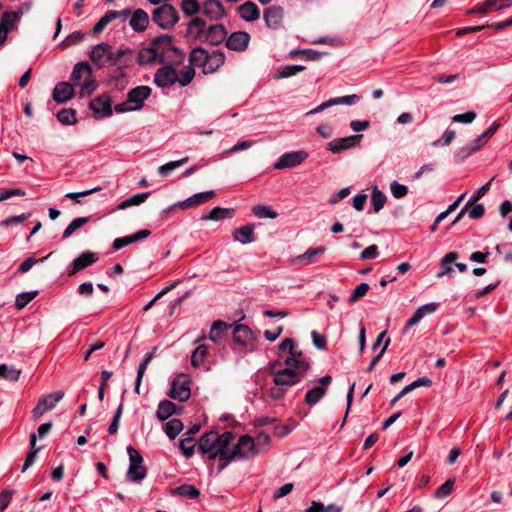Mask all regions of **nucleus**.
<instances>
[{
  "instance_id": "obj_11",
  "label": "nucleus",
  "mask_w": 512,
  "mask_h": 512,
  "mask_svg": "<svg viewBox=\"0 0 512 512\" xmlns=\"http://www.w3.org/2000/svg\"><path fill=\"white\" fill-rule=\"evenodd\" d=\"M98 254L91 251L82 252L72 263L68 266L67 273L69 276L93 265L98 261Z\"/></svg>"
},
{
  "instance_id": "obj_63",
  "label": "nucleus",
  "mask_w": 512,
  "mask_h": 512,
  "mask_svg": "<svg viewBox=\"0 0 512 512\" xmlns=\"http://www.w3.org/2000/svg\"><path fill=\"white\" fill-rule=\"evenodd\" d=\"M369 289H370V286L368 283L363 282L360 285H358L351 293V295L349 297V303L353 304L356 301H358L360 298L364 297L367 294V292L369 291Z\"/></svg>"
},
{
  "instance_id": "obj_10",
  "label": "nucleus",
  "mask_w": 512,
  "mask_h": 512,
  "mask_svg": "<svg viewBox=\"0 0 512 512\" xmlns=\"http://www.w3.org/2000/svg\"><path fill=\"white\" fill-rule=\"evenodd\" d=\"M308 157V153L305 151H293L284 153L274 163L275 169L281 170L286 168H293L303 163Z\"/></svg>"
},
{
  "instance_id": "obj_2",
  "label": "nucleus",
  "mask_w": 512,
  "mask_h": 512,
  "mask_svg": "<svg viewBox=\"0 0 512 512\" xmlns=\"http://www.w3.org/2000/svg\"><path fill=\"white\" fill-rule=\"evenodd\" d=\"M151 46L157 52L158 62L174 63L180 65L184 59L183 52L173 46L172 37L168 35L158 36L151 41Z\"/></svg>"
},
{
  "instance_id": "obj_32",
  "label": "nucleus",
  "mask_w": 512,
  "mask_h": 512,
  "mask_svg": "<svg viewBox=\"0 0 512 512\" xmlns=\"http://www.w3.org/2000/svg\"><path fill=\"white\" fill-rule=\"evenodd\" d=\"M225 62V54L220 50L209 53L207 63L205 65V73L209 74L217 71Z\"/></svg>"
},
{
  "instance_id": "obj_44",
  "label": "nucleus",
  "mask_w": 512,
  "mask_h": 512,
  "mask_svg": "<svg viewBox=\"0 0 512 512\" xmlns=\"http://www.w3.org/2000/svg\"><path fill=\"white\" fill-rule=\"evenodd\" d=\"M209 353V347L205 344H200L191 355V365L195 368L199 367L206 359Z\"/></svg>"
},
{
  "instance_id": "obj_36",
  "label": "nucleus",
  "mask_w": 512,
  "mask_h": 512,
  "mask_svg": "<svg viewBox=\"0 0 512 512\" xmlns=\"http://www.w3.org/2000/svg\"><path fill=\"white\" fill-rule=\"evenodd\" d=\"M177 405L169 400H162L157 408L156 415L159 420L164 421L176 412Z\"/></svg>"
},
{
  "instance_id": "obj_31",
  "label": "nucleus",
  "mask_w": 512,
  "mask_h": 512,
  "mask_svg": "<svg viewBox=\"0 0 512 512\" xmlns=\"http://www.w3.org/2000/svg\"><path fill=\"white\" fill-rule=\"evenodd\" d=\"M254 225L248 224L242 227H239L233 231V239L234 241H238L241 244H249L255 241L254 236Z\"/></svg>"
},
{
  "instance_id": "obj_45",
  "label": "nucleus",
  "mask_w": 512,
  "mask_h": 512,
  "mask_svg": "<svg viewBox=\"0 0 512 512\" xmlns=\"http://www.w3.org/2000/svg\"><path fill=\"white\" fill-rule=\"evenodd\" d=\"M153 357H154V352L147 353L145 355L143 361L140 363V365L138 367L137 376H136V380H135V392L136 393H139L142 378L145 374L147 366L149 365V363L151 362Z\"/></svg>"
},
{
  "instance_id": "obj_30",
  "label": "nucleus",
  "mask_w": 512,
  "mask_h": 512,
  "mask_svg": "<svg viewBox=\"0 0 512 512\" xmlns=\"http://www.w3.org/2000/svg\"><path fill=\"white\" fill-rule=\"evenodd\" d=\"M237 11L239 16L247 21L253 22L260 17V9L259 7L252 1H246L240 6H238Z\"/></svg>"
},
{
  "instance_id": "obj_19",
  "label": "nucleus",
  "mask_w": 512,
  "mask_h": 512,
  "mask_svg": "<svg viewBox=\"0 0 512 512\" xmlns=\"http://www.w3.org/2000/svg\"><path fill=\"white\" fill-rule=\"evenodd\" d=\"M111 53V45L105 42L95 45L90 52L91 61L98 67L107 66L108 55Z\"/></svg>"
},
{
  "instance_id": "obj_23",
  "label": "nucleus",
  "mask_w": 512,
  "mask_h": 512,
  "mask_svg": "<svg viewBox=\"0 0 512 512\" xmlns=\"http://www.w3.org/2000/svg\"><path fill=\"white\" fill-rule=\"evenodd\" d=\"M227 38V30L223 24L208 26L204 40L211 45L217 46Z\"/></svg>"
},
{
  "instance_id": "obj_24",
  "label": "nucleus",
  "mask_w": 512,
  "mask_h": 512,
  "mask_svg": "<svg viewBox=\"0 0 512 512\" xmlns=\"http://www.w3.org/2000/svg\"><path fill=\"white\" fill-rule=\"evenodd\" d=\"M207 28L204 19L194 17L187 25V35L195 40H204Z\"/></svg>"
},
{
  "instance_id": "obj_35",
  "label": "nucleus",
  "mask_w": 512,
  "mask_h": 512,
  "mask_svg": "<svg viewBox=\"0 0 512 512\" xmlns=\"http://www.w3.org/2000/svg\"><path fill=\"white\" fill-rule=\"evenodd\" d=\"M494 180V177L492 179H490L486 184H484L483 186H481L477 191L476 193L471 197V199L466 203V205L464 206V208H462V210L459 212V214L457 215V217L455 218V220L453 221V223H456L458 222L465 214L467 208L469 205H471L472 203L478 201L482 196H484L490 189V186H491V183L492 181Z\"/></svg>"
},
{
  "instance_id": "obj_37",
  "label": "nucleus",
  "mask_w": 512,
  "mask_h": 512,
  "mask_svg": "<svg viewBox=\"0 0 512 512\" xmlns=\"http://www.w3.org/2000/svg\"><path fill=\"white\" fill-rule=\"evenodd\" d=\"M235 210L232 208L214 207L208 215H203L202 220L219 221L221 219L232 218Z\"/></svg>"
},
{
  "instance_id": "obj_54",
  "label": "nucleus",
  "mask_w": 512,
  "mask_h": 512,
  "mask_svg": "<svg viewBox=\"0 0 512 512\" xmlns=\"http://www.w3.org/2000/svg\"><path fill=\"white\" fill-rule=\"evenodd\" d=\"M57 119L65 125H73L77 122L76 111L71 108H64L57 113Z\"/></svg>"
},
{
  "instance_id": "obj_33",
  "label": "nucleus",
  "mask_w": 512,
  "mask_h": 512,
  "mask_svg": "<svg viewBox=\"0 0 512 512\" xmlns=\"http://www.w3.org/2000/svg\"><path fill=\"white\" fill-rule=\"evenodd\" d=\"M208 55V51L202 47H196L192 49L189 55L190 66H192L193 68L194 66L202 67L203 73H205V65L207 63Z\"/></svg>"
},
{
  "instance_id": "obj_49",
  "label": "nucleus",
  "mask_w": 512,
  "mask_h": 512,
  "mask_svg": "<svg viewBox=\"0 0 512 512\" xmlns=\"http://www.w3.org/2000/svg\"><path fill=\"white\" fill-rule=\"evenodd\" d=\"M181 10L185 16L190 17L202 11V7L198 0H182Z\"/></svg>"
},
{
  "instance_id": "obj_29",
  "label": "nucleus",
  "mask_w": 512,
  "mask_h": 512,
  "mask_svg": "<svg viewBox=\"0 0 512 512\" xmlns=\"http://www.w3.org/2000/svg\"><path fill=\"white\" fill-rule=\"evenodd\" d=\"M74 95V88L69 82H59L53 90V100L57 103H66Z\"/></svg>"
},
{
  "instance_id": "obj_12",
  "label": "nucleus",
  "mask_w": 512,
  "mask_h": 512,
  "mask_svg": "<svg viewBox=\"0 0 512 512\" xmlns=\"http://www.w3.org/2000/svg\"><path fill=\"white\" fill-rule=\"evenodd\" d=\"M361 138L362 135H351L344 138H337L327 144V149L334 154H339L359 145Z\"/></svg>"
},
{
  "instance_id": "obj_46",
  "label": "nucleus",
  "mask_w": 512,
  "mask_h": 512,
  "mask_svg": "<svg viewBox=\"0 0 512 512\" xmlns=\"http://www.w3.org/2000/svg\"><path fill=\"white\" fill-rule=\"evenodd\" d=\"M183 430V423L180 419H171L165 424V433L169 439L174 440Z\"/></svg>"
},
{
  "instance_id": "obj_34",
  "label": "nucleus",
  "mask_w": 512,
  "mask_h": 512,
  "mask_svg": "<svg viewBox=\"0 0 512 512\" xmlns=\"http://www.w3.org/2000/svg\"><path fill=\"white\" fill-rule=\"evenodd\" d=\"M326 248L323 246L309 248L305 253L296 257V262L302 265H310L316 262V257L325 253Z\"/></svg>"
},
{
  "instance_id": "obj_6",
  "label": "nucleus",
  "mask_w": 512,
  "mask_h": 512,
  "mask_svg": "<svg viewBox=\"0 0 512 512\" xmlns=\"http://www.w3.org/2000/svg\"><path fill=\"white\" fill-rule=\"evenodd\" d=\"M152 20L162 29H171L178 22L179 15L175 7L167 3L152 11Z\"/></svg>"
},
{
  "instance_id": "obj_40",
  "label": "nucleus",
  "mask_w": 512,
  "mask_h": 512,
  "mask_svg": "<svg viewBox=\"0 0 512 512\" xmlns=\"http://www.w3.org/2000/svg\"><path fill=\"white\" fill-rule=\"evenodd\" d=\"M22 17V11H7L2 14L0 26L11 31Z\"/></svg>"
},
{
  "instance_id": "obj_3",
  "label": "nucleus",
  "mask_w": 512,
  "mask_h": 512,
  "mask_svg": "<svg viewBox=\"0 0 512 512\" xmlns=\"http://www.w3.org/2000/svg\"><path fill=\"white\" fill-rule=\"evenodd\" d=\"M279 366H281V362L276 361L270 367V374L273 376V383L276 386L292 387L298 384L307 373V371H301L300 368L294 366L278 368Z\"/></svg>"
},
{
  "instance_id": "obj_58",
  "label": "nucleus",
  "mask_w": 512,
  "mask_h": 512,
  "mask_svg": "<svg viewBox=\"0 0 512 512\" xmlns=\"http://www.w3.org/2000/svg\"><path fill=\"white\" fill-rule=\"evenodd\" d=\"M38 294V291L23 292L16 296L15 306L21 310L25 308Z\"/></svg>"
},
{
  "instance_id": "obj_22",
  "label": "nucleus",
  "mask_w": 512,
  "mask_h": 512,
  "mask_svg": "<svg viewBox=\"0 0 512 512\" xmlns=\"http://www.w3.org/2000/svg\"><path fill=\"white\" fill-rule=\"evenodd\" d=\"M438 306V303L431 302L418 307L413 313V315L407 320L405 324V330H408L417 323H419L426 315L434 313L437 310Z\"/></svg>"
},
{
  "instance_id": "obj_17",
  "label": "nucleus",
  "mask_w": 512,
  "mask_h": 512,
  "mask_svg": "<svg viewBox=\"0 0 512 512\" xmlns=\"http://www.w3.org/2000/svg\"><path fill=\"white\" fill-rule=\"evenodd\" d=\"M284 10L280 6H270L264 9L263 19L270 29H278L282 25Z\"/></svg>"
},
{
  "instance_id": "obj_57",
  "label": "nucleus",
  "mask_w": 512,
  "mask_h": 512,
  "mask_svg": "<svg viewBox=\"0 0 512 512\" xmlns=\"http://www.w3.org/2000/svg\"><path fill=\"white\" fill-rule=\"evenodd\" d=\"M195 77V69L192 66H187L180 73H178L177 83L181 87H185L189 85Z\"/></svg>"
},
{
  "instance_id": "obj_43",
  "label": "nucleus",
  "mask_w": 512,
  "mask_h": 512,
  "mask_svg": "<svg viewBox=\"0 0 512 512\" xmlns=\"http://www.w3.org/2000/svg\"><path fill=\"white\" fill-rule=\"evenodd\" d=\"M22 371L13 366H7L6 364H0V378L10 382H16L19 380Z\"/></svg>"
},
{
  "instance_id": "obj_21",
  "label": "nucleus",
  "mask_w": 512,
  "mask_h": 512,
  "mask_svg": "<svg viewBox=\"0 0 512 512\" xmlns=\"http://www.w3.org/2000/svg\"><path fill=\"white\" fill-rule=\"evenodd\" d=\"M289 354L290 356L284 360L285 366H294L295 368H300L301 371H308L310 369L309 361L295 345L290 349Z\"/></svg>"
},
{
  "instance_id": "obj_14",
  "label": "nucleus",
  "mask_w": 512,
  "mask_h": 512,
  "mask_svg": "<svg viewBox=\"0 0 512 512\" xmlns=\"http://www.w3.org/2000/svg\"><path fill=\"white\" fill-rule=\"evenodd\" d=\"M89 108L101 117L112 115V100L109 95L102 94L89 103Z\"/></svg>"
},
{
  "instance_id": "obj_13",
  "label": "nucleus",
  "mask_w": 512,
  "mask_h": 512,
  "mask_svg": "<svg viewBox=\"0 0 512 512\" xmlns=\"http://www.w3.org/2000/svg\"><path fill=\"white\" fill-rule=\"evenodd\" d=\"M359 100H360V97L357 94L331 98V99L323 102L322 104L318 105L316 108L307 112V115H313L316 113H320V112L324 111L325 109L330 108L334 105H339V104L354 105V104L358 103Z\"/></svg>"
},
{
  "instance_id": "obj_16",
  "label": "nucleus",
  "mask_w": 512,
  "mask_h": 512,
  "mask_svg": "<svg viewBox=\"0 0 512 512\" xmlns=\"http://www.w3.org/2000/svg\"><path fill=\"white\" fill-rule=\"evenodd\" d=\"M202 13L210 20H220L226 16V10L220 0H205Z\"/></svg>"
},
{
  "instance_id": "obj_61",
  "label": "nucleus",
  "mask_w": 512,
  "mask_h": 512,
  "mask_svg": "<svg viewBox=\"0 0 512 512\" xmlns=\"http://www.w3.org/2000/svg\"><path fill=\"white\" fill-rule=\"evenodd\" d=\"M302 54L306 60L316 61L321 59L323 53L313 49H303V50H293L290 52V56L294 57L296 55Z\"/></svg>"
},
{
  "instance_id": "obj_41",
  "label": "nucleus",
  "mask_w": 512,
  "mask_h": 512,
  "mask_svg": "<svg viewBox=\"0 0 512 512\" xmlns=\"http://www.w3.org/2000/svg\"><path fill=\"white\" fill-rule=\"evenodd\" d=\"M137 61L141 65L152 64L158 62L157 52L153 50L151 44L149 46L142 48L137 54Z\"/></svg>"
},
{
  "instance_id": "obj_42",
  "label": "nucleus",
  "mask_w": 512,
  "mask_h": 512,
  "mask_svg": "<svg viewBox=\"0 0 512 512\" xmlns=\"http://www.w3.org/2000/svg\"><path fill=\"white\" fill-rule=\"evenodd\" d=\"M327 388L316 386L307 391L305 395V403L309 406L317 404L326 394Z\"/></svg>"
},
{
  "instance_id": "obj_51",
  "label": "nucleus",
  "mask_w": 512,
  "mask_h": 512,
  "mask_svg": "<svg viewBox=\"0 0 512 512\" xmlns=\"http://www.w3.org/2000/svg\"><path fill=\"white\" fill-rule=\"evenodd\" d=\"M149 195H150L149 192L135 194V195L129 197L128 199L122 201L118 205V209L123 210V209H126V208L130 207V206L139 205V204L145 202L146 199L149 197Z\"/></svg>"
},
{
  "instance_id": "obj_27",
  "label": "nucleus",
  "mask_w": 512,
  "mask_h": 512,
  "mask_svg": "<svg viewBox=\"0 0 512 512\" xmlns=\"http://www.w3.org/2000/svg\"><path fill=\"white\" fill-rule=\"evenodd\" d=\"M233 339L236 343L247 346L255 340V336L247 325L236 324L233 328Z\"/></svg>"
},
{
  "instance_id": "obj_8",
  "label": "nucleus",
  "mask_w": 512,
  "mask_h": 512,
  "mask_svg": "<svg viewBox=\"0 0 512 512\" xmlns=\"http://www.w3.org/2000/svg\"><path fill=\"white\" fill-rule=\"evenodd\" d=\"M189 384L190 380L188 375H178L176 378L173 379L168 395L172 399H176L181 402L187 401L191 395Z\"/></svg>"
},
{
  "instance_id": "obj_15",
  "label": "nucleus",
  "mask_w": 512,
  "mask_h": 512,
  "mask_svg": "<svg viewBox=\"0 0 512 512\" xmlns=\"http://www.w3.org/2000/svg\"><path fill=\"white\" fill-rule=\"evenodd\" d=\"M151 88L148 86H137L128 92V103L132 105V109L139 110L143 107L144 101L150 96Z\"/></svg>"
},
{
  "instance_id": "obj_56",
  "label": "nucleus",
  "mask_w": 512,
  "mask_h": 512,
  "mask_svg": "<svg viewBox=\"0 0 512 512\" xmlns=\"http://www.w3.org/2000/svg\"><path fill=\"white\" fill-rule=\"evenodd\" d=\"M189 160L188 157H184L180 160H177V161H171V162H168L164 165H161L159 168H158V173L165 177L167 176L170 172H172L173 170H175L176 168L184 165L185 163H187Z\"/></svg>"
},
{
  "instance_id": "obj_38",
  "label": "nucleus",
  "mask_w": 512,
  "mask_h": 512,
  "mask_svg": "<svg viewBox=\"0 0 512 512\" xmlns=\"http://www.w3.org/2000/svg\"><path fill=\"white\" fill-rule=\"evenodd\" d=\"M37 436L35 433L30 435V450L25 458L24 464L22 466V472H25L34 462L37 456V453L42 449L41 446H36Z\"/></svg>"
},
{
  "instance_id": "obj_47",
  "label": "nucleus",
  "mask_w": 512,
  "mask_h": 512,
  "mask_svg": "<svg viewBox=\"0 0 512 512\" xmlns=\"http://www.w3.org/2000/svg\"><path fill=\"white\" fill-rule=\"evenodd\" d=\"M387 201L386 195L380 191L377 187H374L371 193V204L375 213H378L383 209Z\"/></svg>"
},
{
  "instance_id": "obj_18",
  "label": "nucleus",
  "mask_w": 512,
  "mask_h": 512,
  "mask_svg": "<svg viewBox=\"0 0 512 512\" xmlns=\"http://www.w3.org/2000/svg\"><path fill=\"white\" fill-rule=\"evenodd\" d=\"M250 42V35L245 31L233 32L226 38V47L233 51H244Z\"/></svg>"
},
{
  "instance_id": "obj_39",
  "label": "nucleus",
  "mask_w": 512,
  "mask_h": 512,
  "mask_svg": "<svg viewBox=\"0 0 512 512\" xmlns=\"http://www.w3.org/2000/svg\"><path fill=\"white\" fill-rule=\"evenodd\" d=\"M147 475V469L142 464L137 465H129L127 470V479L131 482L139 483L141 482Z\"/></svg>"
},
{
  "instance_id": "obj_48",
  "label": "nucleus",
  "mask_w": 512,
  "mask_h": 512,
  "mask_svg": "<svg viewBox=\"0 0 512 512\" xmlns=\"http://www.w3.org/2000/svg\"><path fill=\"white\" fill-rule=\"evenodd\" d=\"M90 221L89 217H78L71 221V223L63 231V239L69 238L76 230L82 228Z\"/></svg>"
},
{
  "instance_id": "obj_4",
  "label": "nucleus",
  "mask_w": 512,
  "mask_h": 512,
  "mask_svg": "<svg viewBox=\"0 0 512 512\" xmlns=\"http://www.w3.org/2000/svg\"><path fill=\"white\" fill-rule=\"evenodd\" d=\"M262 453L260 448H257L255 440L249 435L241 436L234 447L228 453V465L238 459H248L257 454Z\"/></svg>"
},
{
  "instance_id": "obj_62",
  "label": "nucleus",
  "mask_w": 512,
  "mask_h": 512,
  "mask_svg": "<svg viewBox=\"0 0 512 512\" xmlns=\"http://www.w3.org/2000/svg\"><path fill=\"white\" fill-rule=\"evenodd\" d=\"M179 447L186 458H191L195 453V444L190 437L180 440Z\"/></svg>"
},
{
  "instance_id": "obj_52",
  "label": "nucleus",
  "mask_w": 512,
  "mask_h": 512,
  "mask_svg": "<svg viewBox=\"0 0 512 512\" xmlns=\"http://www.w3.org/2000/svg\"><path fill=\"white\" fill-rule=\"evenodd\" d=\"M252 212L256 217L261 218V219H264V218L275 219L278 216L277 212L274 211L270 206L263 205V204L254 206L252 208Z\"/></svg>"
},
{
  "instance_id": "obj_50",
  "label": "nucleus",
  "mask_w": 512,
  "mask_h": 512,
  "mask_svg": "<svg viewBox=\"0 0 512 512\" xmlns=\"http://www.w3.org/2000/svg\"><path fill=\"white\" fill-rule=\"evenodd\" d=\"M458 258L457 252H449L447 253L441 260V266L443 267V270L437 273V277L441 278L444 275L449 274L452 272L453 268L451 267V264L455 262Z\"/></svg>"
},
{
  "instance_id": "obj_20",
  "label": "nucleus",
  "mask_w": 512,
  "mask_h": 512,
  "mask_svg": "<svg viewBox=\"0 0 512 512\" xmlns=\"http://www.w3.org/2000/svg\"><path fill=\"white\" fill-rule=\"evenodd\" d=\"M131 14V9H124V10H109L105 13L104 16H102L98 22L93 27V33L99 34L101 33L104 28L114 19L122 17L123 19H126Z\"/></svg>"
},
{
  "instance_id": "obj_25",
  "label": "nucleus",
  "mask_w": 512,
  "mask_h": 512,
  "mask_svg": "<svg viewBox=\"0 0 512 512\" xmlns=\"http://www.w3.org/2000/svg\"><path fill=\"white\" fill-rule=\"evenodd\" d=\"M230 325L222 320L214 321L211 325L209 340L215 344H221L228 335Z\"/></svg>"
},
{
  "instance_id": "obj_64",
  "label": "nucleus",
  "mask_w": 512,
  "mask_h": 512,
  "mask_svg": "<svg viewBox=\"0 0 512 512\" xmlns=\"http://www.w3.org/2000/svg\"><path fill=\"white\" fill-rule=\"evenodd\" d=\"M475 152V148H472L471 145H465L461 148H459L455 154H454V160L457 163L463 162L465 159H467L470 155H472Z\"/></svg>"
},
{
  "instance_id": "obj_9",
  "label": "nucleus",
  "mask_w": 512,
  "mask_h": 512,
  "mask_svg": "<svg viewBox=\"0 0 512 512\" xmlns=\"http://www.w3.org/2000/svg\"><path fill=\"white\" fill-rule=\"evenodd\" d=\"M154 74V82L160 88H167L175 84L178 80V72L174 63H165Z\"/></svg>"
},
{
  "instance_id": "obj_1",
  "label": "nucleus",
  "mask_w": 512,
  "mask_h": 512,
  "mask_svg": "<svg viewBox=\"0 0 512 512\" xmlns=\"http://www.w3.org/2000/svg\"><path fill=\"white\" fill-rule=\"evenodd\" d=\"M233 439L234 434L230 431L222 434L206 432L198 441V450L208 460L218 459V471H222L228 466L229 447Z\"/></svg>"
},
{
  "instance_id": "obj_7",
  "label": "nucleus",
  "mask_w": 512,
  "mask_h": 512,
  "mask_svg": "<svg viewBox=\"0 0 512 512\" xmlns=\"http://www.w3.org/2000/svg\"><path fill=\"white\" fill-rule=\"evenodd\" d=\"M135 59V51L127 46H121L117 50L111 47V53L108 55L107 66L123 70L132 65Z\"/></svg>"
},
{
  "instance_id": "obj_26",
  "label": "nucleus",
  "mask_w": 512,
  "mask_h": 512,
  "mask_svg": "<svg viewBox=\"0 0 512 512\" xmlns=\"http://www.w3.org/2000/svg\"><path fill=\"white\" fill-rule=\"evenodd\" d=\"M148 24L149 15L145 10L138 8L132 13L129 20V25L134 32L139 33L145 31L148 27Z\"/></svg>"
},
{
  "instance_id": "obj_59",
  "label": "nucleus",
  "mask_w": 512,
  "mask_h": 512,
  "mask_svg": "<svg viewBox=\"0 0 512 512\" xmlns=\"http://www.w3.org/2000/svg\"><path fill=\"white\" fill-rule=\"evenodd\" d=\"M454 484L455 479L449 478L435 491L434 497L437 499H441L449 496L453 491Z\"/></svg>"
},
{
  "instance_id": "obj_53",
  "label": "nucleus",
  "mask_w": 512,
  "mask_h": 512,
  "mask_svg": "<svg viewBox=\"0 0 512 512\" xmlns=\"http://www.w3.org/2000/svg\"><path fill=\"white\" fill-rule=\"evenodd\" d=\"M342 507L335 505V504H329L328 506H325L321 502L312 501L311 506L306 509L305 512H341Z\"/></svg>"
},
{
  "instance_id": "obj_55",
  "label": "nucleus",
  "mask_w": 512,
  "mask_h": 512,
  "mask_svg": "<svg viewBox=\"0 0 512 512\" xmlns=\"http://www.w3.org/2000/svg\"><path fill=\"white\" fill-rule=\"evenodd\" d=\"M174 492L189 499L198 498L200 495V491L195 486L189 484L180 485L175 488Z\"/></svg>"
},
{
  "instance_id": "obj_28",
  "label": "nucleus",
  "mask_w": 512,
  "mask_h": 512,
  "mask_svg": "<svg viewBox=\"0 0 512 512\" xmlns=\"http://www.w3.org/2000/svg\"><path fill=\"white\" fill-rule=\"evenodd\" d=\"M215 197V192L213 190L200 192L192 195L191 197L187 198L186 200L179 202L178 205L182 209H188L191 207H195L201 204H204L208 201H210L212 198Z\"/></svg>"
},
{
  "instance_id": "obj_60",
  "label": "nucleus",
  "mask_w": 512,
  "mask_h": 512,
  "mask_svg": "<svg viewBox=\"0 0 512 512\" xmlns=\"http://www.w3.org/2000/svg\"><path fill=\"white\" fill-rule=\"evenodd\" d=\"M305 69L302 65H286L279 68L276 78H288Z\"/></svg>"
},
{
  "instance_id": "obj_5",
  "label": "nucleus",
  "mask_w": 512,
  "mask_h": 512,
  "mask_svg": "<svg viewBox=\"0 0 512 512\" xmlns=\"http://www.w3.org/2000/svg\"><path fill=\"white\" fill-rule=\"evenodd\" d=\"M72 81L81 86V93L90 95L96 89V82L92 79V69L87 62H78L71 74Z\"/></svg>"
}]
</instances>
